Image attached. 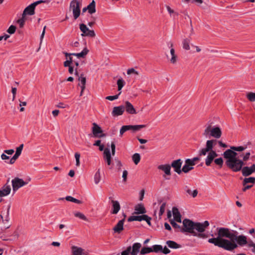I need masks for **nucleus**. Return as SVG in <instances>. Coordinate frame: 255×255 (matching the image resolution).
Segmentation results:
<instances>
[{
    "instance_id": "obj_1",
    "label": "nucleus",
    "mask_w": 255,
    "mask_h": 255,
    "mask_svg": "<svg viewBox=\"0 0 255 255\" xmlns=\"http://www.w3.org/2000/svg\"><path fill=\"white\" fill-rule=\"evenodd\" d=\"M182 223L183 227L181 229V232L189 233L193 236L196 231L199 233L204 232L210 225L208 221L200 223L194 222L188 219H184Z\"/></svg>"
},
{
    "instance_id": "obj_2",
    "label": "nucleus",
    "mask_w": 255,
    "mask_h": 255,
    "mask_svg": "<svg viewBox=\"0 0 255 255\" xmlns=\"http://www.w3.org/2000/svg\"><path fill=\"white\" fill-rule=\"evenodd\" d=\"M217 229L218 230V234L219 238L221 239L224 237L227 238L232 242L236 240L237 235L238 234L237 231L223 227L218 228Z\"/></svg>"
},
{
    "instance_id": "obj_3",
    "label": "nucleus",
    "mask_w": 255,
    "mask_h": 255,
    "mask_svg": "<svg viewBox=\"0 0 255 255\" xmlns=\"http://www.w3.org/2000/svg\"><path fill=\"white\" fill-rule=\"evenodd\" d=\"M226 165L234 172H238L241 170L244 165L243 160L238 158L234 159H228L226 161Z\"/></svg>"
},
{
    "instance_id": "obj_4",
    "label": "nucleus",
    "mask_w": 255,
    "mask_h": 255,
    "mask_svg": "<svg viewBox=\"0 0 255 255\" xmlns=\"http://www.w3.org/2000/svg\"><path fill=\"white\" fill-rule=\"evenodd\" d=\"M237 245L235 242H232L231 240H228L225 239H220V248H223L224 249L232 251L237 247Z\"/></svg>"
},
{
    "instance_id": "obj_5",
    "label": "nucleus",
    "mask_w": 255,
    "mask_h": 255,
    "mask_svg": "<svg viewBox=\"0 0 255 255\" xmlns=\"http://www.w3.org/2000/svg\"><path fill=\"white\" fill-rule=\"evenodd\" d=\"M70 8L72 9L74 19H77L81 12L80 2L77 0H72L70 3Z\"/></svg>"
},
{
    "instance_id": "obj_6",
    "label": "nucleus",
    "mask_w": 255,
    "mask_h": 255,
    "mask_svg": "<svg viewBox=\"0 0 255 255\" xmlns=\"http://www.w3.org/2000/svg\"><path fill=\"white\" fill-rule=\"evenodd\" d=\"M11 184L13 195L19 188L26 185L27 182L21 178L15 177L11 180Z\"/></svg>"
},
{
    "instance_id": "obj_7",
    "label": "nucleus",
    "mask_w": 255,
    "mask_h": 255,
    "mask_svg": "<svg viewBox=\"0 0 255 255\" xmlns=\"http://www.w3.org/2000/svg\"><path fill=\"white\" fill-rule=\"evenodd\" d=\"M93 126L92 132L95 137L101 138L106 136V134L102 133L103 130L97 124L93 123Z\"/></svg>"
},
{
    "instance_id": "obj_8",
    "label": "nucleus",
    "mask_w": 255,
    "mask_h": 255,
    "mask_svg": "<svg viewBox=\"0 0 255 255\" xmlns=\"http://www.w3.org/2000/svg\"><path fill=\"white\" fill-rule=\"evenodd\" d=\"M183 161L180 159H177L173 160L170 165L171 167H172L174 169V171L178 174H180L182 172L181 167Z\"/></svg>"
},
{
    "instance_id": "obj_9",
    "label": "nucleus",
    "mask_w": 255,
    "mask_h": 255,
    "mask_svg": "<svg viewBox=\"0 0 255 255\" xmlns=\"http://www.w3.org/2000/svg\"><path fill=\"white\" fill-rule=\"evenodd\" d=\"M238 154L236 152V151H234L230 148V149H227L223 153L224 157L227 160L228 159H234L237 158V157Z\"/></svg>"
},
{
    "instance_id": "obj_10",
    "label": "nucleus",
    "mask_w": 255,
    "mask_h": 255,
    "mask_svg": "<svg viewBox=\"0 0 255 255\" xmlns=\"http://www.w3.org/2000/svg\"><path fill=\"white\" fill-rule=\"evenodd\" d=\"M11 191L10 185L5 184L0 189V203L2 201V197L9 195Z\"/></svg>"
},
{
    "instance_id": "obj_11",
    "label": "nucleus",
    "mask_w": 255,
    "mask_h": 255,
    "mask_svg": "<svg viewBox=\"0 0 255 255\" xmlns=\"http://www.w3.org/2000/svg\"><path fill=\"white\" fill-rule=\"evenodd\" d=\"M222 134V131L220 128L218 126H214L212 128H211V133H209V137L210 136L214 137L216 138H219L221 137Z\"/></svg>"
},
{
    "instance_id": "obj_12",
    "label": "nucleus",
    "mask_w": 255,
    "mask_h": 255,
    "mask_svg": "<svg viewBox=\"0 0 255 255\" xmlns=\"http://www.w3.org/2000/svg\"><path fill=\"white\" fill-rule=\"evenodd\" d=\"M241 170L243 176H248L251 175L253 173L255 172V164H253L250 167H242V169H241Z\"/></svg>"
},
{
    "instance_id": "obj_13",
    "label": "nucleus",
    "mask_w": 255,
    "mask_h": 255,
    "mask_svg": "<svg viewBox=\"0 0 255 255\" xmlns=\"http://www.w3.org/2000/svg\"><path fill=\"white\" fill-rule=\"evenodd\" d=\"M125 111V108L124 105L115 107L112 112V115L113 117H118L122 115Z\"/></svg>"
},
{
    "instance_id": "obj_14",
    "label": "nucleus",
    "mask_w": 255,
    "mask_h": 255,
    "mask_svg": "<svg viewBox=\"0 0 255 255\" xmlns=\"http://www.w3.org/2000/svg\"><path fill=\"white\" fill-rule=\"evenodd\" d=\"M35 7L34 6V4L31 3L25 8L23 11L22 16L34 15L35 13Z\"/></svg>"
},
{
    "instance_id": "obj_15",
    "label": "nucleus",
    "mask_w": 255,
    "mask_h": 255,
    "mask_svg": "<svg viewBox=\"0 0 255 255\" xmlns=\"http://www.w3.org/2000/svg\"><path fill=\"white\" fill-rule=\"evenodd\" d=\"M131 250L130 255H137L140 252L141 244L139 243H134L132 244Z\"/></svg>"
},
{
    "instance_id": "obj_16",
    "label": "nucleus",
    "mask_w": 255,
    "mask_h": 255,
    "mask_svg": "<svg viewBox=\"0 0 255 255\" xmlns=\"http://www.w3.org/2000/svg\"><path fill=\"white\" fill-rule=\"evenodd\" d=\"M125 108L126 112L129 114H136V111L133 105L128 101L125 102Z\"/></svg>"
},
{
    "instance_id": "obj_17",
    "label": "nucleus",
    "mask_w": 255,
    "mask_h": 255,
    "mask_svg": "<svg viewBox=\"0 0 255 255\" xmlns=\"http://www.w3.org/2000/svg\"><path fill=\"white\" fill-rule=\"evenodd\" d=\"M172 211L174 218L173 220H175L177 222L181 223V215L178 208L176 207H173Z\"/></svg>"
},
{
    "instance_id": "obj_18",
    "label": "nucleus",
    "mask_w": 255,
    "mask_h": 255,
    "mask_svg": "<svg viewBox=\"0 0 255 255\" xmlns=\"http://www.w3.org/2000/svg\"><path fill=\"white\" fill-rule=\"evenodd\" d=\"M157 168L158 169L163 171L166 175H171V166L169 164H161L158 165Z\"/></svg>"
},
{
    "instance_id": "obj_19",
    "label": "nucleus",
    "mask_w": 255,
    "mask_h": 255,
    "mask_svg": "<svg viewBox=\"0 0 255 255\" xmlns=\"http://www.w3.org/2000/svg\"><path fill=\"white\" fill-rule=\"evenodd\" d=\"M104 158L107 162L108 165H110L111 164V152L109 148H106L104 151Z\"/></svg>"
},
{
    "instance_id": "obj_20",
    "label": "nucleus",
    "mask_w": 255,
    "mask_h": 255,
    "mask_svg": "<svg viewBox=\"0 0 255 255\" xmlns=\"http://www.w3.org/2000/svg\"><path fill=\"white\" fill-rule=\"evenodd\" d=\"M125 218L120 220L113 228L115 233H120L124 229Z\"/></svg>"
},
{
    "instance_id": "obj_21",
    "label": "nucleus",
    "mask_w": 255,
    "mask_h": 255,
    "mask_svg": "<svg viewBox=\"0 0 255 255\" xmlns=\"http://www.w3.org/2000/svg\"><path fill=\"white\" fill-rule=\"evenodd\" d=\"M234 242L235 243L237 242L241 246H244L247 244V238L244 235L237 236V239L234 240Z\"/></svg>"
},
{
    "instance_id": "obj_22",
    "label": "nucleus",
    "mask_w": 255,
    "mask_h": 255,
    "mask_svg": "<svg viewBox=\"0 0 255 255\" xmlns=\"http://www.w3.org/2000/svg\"><path fill=\"white\" fill-rule=\"evenodd\" d=\"M112 213L113 214H117L121 209V206L119 201L112 200Z\"/></svg>"
},
{
    "instance_id": "obj_23",
    "label": "nucleus",
    "mask_w": 255,
    "mask_h": 255,
    "mask_svg": "<svg viewBox=\"0 0 255 255\" xmlns=\"http://www.w3.org/2000/svg\"><path fill=\"white\" fill-rule=\"evenodd\" d=\"M134 213L137 214H144L146 211L144 206L141 204H138L134 208Z\"/></svg>"
},
{
    "instance_id": "obj_24",
    "label": "nucleus",
    "mask_w": 255,
    "mask_h": 255,
    "mask_svg": "<svg viewBox=\"0 0 255 255\" xmlns=\"http://www.w3.org/2000/svg\"><path fill=\"white\" fill-rule=\"evenodd\" d=\"M145 215V214L137 216H131L128 219V221H142L144 219Z\"/></svg>"
},
{
    "instance_id": "obj_25",
    "label": "nucleus",
    "mask_w": 255,
    "mask_h": 255,
    "mask_svg": "<svg viewBox=\"0 0 255 255\" xmlns=\"http://www.w3.org/2000/svg\"><path fill=\"white\" fill-rule=\"evenodd\" d=\"M89 50L87 47H85L80 53H72V56H76L77 58H84L88 54Z\"/></svg>"
},
{
    "instance_id": "obj_26",
    "label": "nucleus",
    "mask_w": 255,
    "mask_h": 255,
    "mask_svg": "<svg viewBox=\"0 0 255 255\" xmlns=\"http://www.w3.org/2000/svg\"><path fill=\"white\" fill-rule=\"evenodd\" d=\"M88 12L90 14H93L95 13L96 11V2L94 0H93L92 2L88 5L87 6Z\"/></svg>"
},
{
    "instance_id": "obj_27",
    "label": "nucleus",
    "mask_w": 255,
    "mask_h": 255,
    "mask_svg": "<svg viewBox=\"0 0 255 255\" xmlns=\"http://www.w3.org/2000/svg\"><path fill=\"white\" fill-rule=\"evenodd\" d=\"M168 247L171 249H177L180 248V245L173 241L168 240L166 242Z\"/></svg>"
},
{
    "instance_id": "obj_28",
    "label": "nucleus",
    "mask_w": 255,
    "mask_h": 255,
    "mask_svg": "<svg viewBox=\"0 0 255 255\" xmlns=\"http://www.w3.org/2000/svg\"><path fill=\"white\" fill-rule=\"evenodd\" d=\"M217 142L215 139L208 140L206 141V147L209 150H213L214 146L215 145V143Z\"/></svg>"
},
{
    "instance_id": "obj_29",
    "label": "nucleus",
    "mask_w": 255,
    "mask_h": 255,
    "mask_svg": "<svg viewBox=\"0 0 255 255\" xmlns=\"http://www.w3.org/2000/svg\"><path fill=\"white\" fill-rule=\"evenodd\" d=\"M220 238H219V235L216 238H213L208 240V242L211 244H214L215 246L219 247L220 244Z\"/></svg>"
},
{
    "instance_id": "obj_30",
    "label": "nucleus",
    "mask_w": 255,
    "mask_h": 255,
    "mask_svg": "<svg viewBox=\"0 0 255 255\" xmlns=\"http://www.w3.org/2000/svg\"><path fill=\"white\" fill-rule=\"evenodd\" d=\"M152 252L151 247H143L141 248L139 255H145Z\"/></svg>"
},
{
    "instance_id": "obj_31",
    "label": "nucleus",
    "mask_w": 255,
    "mask_h": 255,
    "mask_svg": "<svg viewBox=\"0 0 255 255\" xmlns=\"http://www.w3.org/2000/svg\"><path fill=\"white\" fill-rule=\"evenodd\" d=\"M79 28L80 30L82 32V33L81 34V36H84V35L87 33V31H88V29H89L86 24L84 23L80 24L79 25Z\"/></svg>"
},
{
    "instance_id": "obj_32",
    "label": "nucleus",
    "mask_w": 255,
    "mask_h": 255,
    "mask_svg": "<svg viewBox=\"0 0 255 255\" xmlns=\"http://www.w3.org/2000/svg\"><path fill=\"white\" fill-rule=\"evenodd\" d=\"M145 127L144 125H130V128L133 132L139 130L141 128Z\"/></svg>"
},
{
    "instance_id": "obj_33",
    "label": "nucleus",
    "mask_w": 255,
    "mask_h": 255,
    "mask_svg": "<svg viewBox=\"0 0 255 255\" xmlns=\"http://www.w3.org/2000/svg\"><path fill=\"white\" fill-rule=\"evenodd\" d=\"M151 250L152 252L158 253H161V250H162V246L160 245H153L151 247Z\"/></svg>"
},
{
    "instance_id": "obj_34",
    "label": "nucleus",
    "mask_w": 255,
    "mask_h": 255,
    "mask_svg": "<svg viewBox=\"0 0 255 255\" xmlns=\"http://www.w3.org/2000/svg\"><path fill=\"white\" fill-rule=\"evenodd\" d=\"M255 183V177H250L249 178H245L244 179L243 182V185L244 186L246 185L247 183Z\"/></svg>"
},
{
    "instance_id": "obj_35",
    "label": "nucleus",
    "mask_w": 255,
    "mask_h": 255,
    "mask_svg": "<svg viewBox=\"0 0 255 255\" xmlns=\"http://www.w3.org/2000/svg\"><path fill=\"white\" fill-rule=\"evenodd\" d=\"M126 82L122 77H120L117 81L118 91H121L125 85Z\"/></svg>"
},
{
    "instance_id": "obj_36",
    "label": "nucleus",
    "mask_w": 255,
    "mask_h": 255,
    "mask_svg": "<svg viewBox=\"0 0 255 255\" xmlns=\"http://www.w3.org/2000/svg\"><path fill=\"white\" fill-rule=\"evenodd\" d=\"M73 255H82L83 253V249L81 248L77 247H73Z\"/></svg>"
},
{
    "instance_id": "obj_37",
    "label": "nucleus",
    "mask_w": 255,
    "mask_h": 255,
    "mask_svg": "<svg viewBox=\"0 0 255 255\" xmlns=\"http://www.w3.org/2000/svg\"><path fill=\"white\" fill-rule=\"evenodd\" d=\"M132 159L135 164L137 165L140 161V155L139 153H135L132 156Z\"/></svg>"
},
{
    "instance_id": "obj_38",
    "label": "nucleus",
    "mask_w": 255,
    "mask_h": 255,
    "mask_svg": "<svg viewBox=\"0 0 255 255\" xmlns=\"http://www.w3.org/2000/svg\"><path fill=\"white\" fill-rule=\"evenodd\" d=\"M193 168V166H189L187 164L185 163L184 165L183 166L181 170L182 172H183L185 173H187L189 172L190 170H192Z\"/></svg>"
},
{
    "instance_id": "obj_39",
    "label": "nucleus",
    "mask_w": 255,
    "mask_h": 255,
    "mask_svg": "<svg viewBox=\"0 0 255 255\" xmlns=\"http://www.w3.org/2000/svg\"><path fill=\"white\" fill-rule=\"evenodd\" d=\"M65 199L67 201L72 202L77 204H81V201L78 199H77L71 196H67L65 197Z\"/></svg>"
},
{
    "instance_id": "obj_40",
    "label": "nucleus",
    "mask_w": 255,
    "mask_h": 255,
    "mask_svg": "<svg viewBox=\"0 0 255 255\" xmlns=\"http://www.w3.org/2000/svg\"><path fill=\"white\" fill-rule=\"evenodd\" d=\"M74 216L76 217L79 218V219L84 221H87L88 220L87 218L82 213L80 212H76L74 213Z\"/></svg>"
},
{
    "instance_id": "obj_41",
    "label": "nucleus",
    "mask_w": 255,
    "mask_h": 255,
    "mask_svg": "<svg viewBox=\"0 0 255 255\" xmlns=\"http://www.w3.org/2000/svg\"><path fill=\"white\" fill-rule=\"evenodd\" d=\"M101 180V175L100 169L95 173L94 175V182L96 184H98Z\"/></svg>"
},
{
    "instance_id": "obj_42",
    "label": "nucleus",
    "mask_w": 255,
    "mask_h": 255,
    "mask_svg": "<svg viewBox=\"0 0 255 255\" xmlns=\"http://www.w3.org/2000/svg\"><path fill=\"white\" fill-rule=\"evenodd\" d=\"M20 155L16 153H15L14 155L9 159V160L5 161V162L8 164H12L15 162V160L18 158V157Z\"/></svg>"
},
{
    "instance_id": "obj_43",
    "label": "nucleus",
    "mask_w": 255,
    "mask_h": 255,
    "mask_svg": "<svg viewBox=\"0 0 255 255\" xmlns=\"http://www.w3.org/2000/svg\"><path fill=\"white\" fill-rule=\"evenodd\" d=\"M190 40L187 39H184L183 40L182 44H183V48L185 49V50H189L190 49Z\"/></svg>"
},
{
    "instance_id": "obj_44",
    "label": "nucleus",
    "mask_w": 255,
    "mask_h": 255,
    "mask_svg": "<svg viewBox=\"0 0 255 255\" xmlns=\"http://www.w3.org/2000/svg\"><path fill=\"white\" fill-rule=\"evenodd\" d=\"M129 130H130V125L123 126L120 130V135H122L125 132Z\"/></svg>"
},
{
    "instance_id": "obj_45",
    "label": "nucleus",
    "mask_w": 255,
    "mask_h": 255,
    "mask_svg": "<svg viewBox=\"0 0 255 255\" xmlns=\"http://www.w3.org/2000/svg\"><path fill=\"white\" fill-rule=\"evenodd\" d=\"M247 146H231V149L236 151H243L244 150H245L247 148Z\"/></svg>"
},
{
    "instance_id": "obj_46",
    "label": "nucleus",
    "mask_w": 255,
    "mask_h": 255,
    "mask_svg": "<svg viewBox=\"0 0 255 255\" xmlns=\"http://www.w3.org/2000/svg\"><path fill=\"white\" fill-rule=\"evenodd\" d=\"M214 158L208 153L206 159H205V164L207 166H210L212 163V162L214 160Z\"/></svg>"
},
{
    "instance_id": "obj_47",
    "label": "nucleus",
    "mask_w": 255,
    "mask_h": 255,
    "mask_svg": "<svg viewBox=\"0 0 255 255\" xmlns=\"http://www.w3.org/2000/svg\"><path fill=\"white\" fill-rule=\"evenodd\" d=\"M127 74L128 75L133 74L135 77L139 74V72L136 71L133 68H131L127 70Z\"/></svg>"
},
{
    "instance_id": "obj_48",
    "label": "nucleus",
    "mask_w": 255,
    "mask_h": 255,
    "mask_svg": "<svg viewBox=\"0 0 255 255\" xmlns=\"http://www.w3.org/2000/svg\"><path fill=\"white\" fill-rule=\"evenodd\" d=\"M121 94V92H120L119 93H118V94H117L116 95L107 96V97H106V99L109 101H112L118 99Z\"/></svg>"
},
{
    "instance_id": "obj_49",
    "label": "nucleus",
    "mask_w": 255,
    "mask_h": 255,
    "mask_svg": "<svg viewBox=\"0 0 255 255\" xmlns=\"http://www.w3.org/2000/svg\"><path fill=\"white\" fill-rule=\"evenodd\" d=\"M247 97L250 101H255V93L250 92L247 94Z\"/></svg>"
},
{
    "instance_id": "obj_50",
    "label": "nucleus",
    "mask_w": 255,
    "mask_h": 255,
    "mask_svg": "<svg viewBox=\"0 0 255 255\" xmlns=\"http://www.w3.org/2000/svg\"><path fill=\"white\" fill-rule=\"evenodd\" d=\"M208 152L210 151L205 147L198 151V154L200 156L206 155Z\"/></svg>"
},
{
    "instance_id": "obj_51",
    "label": "nucleus",
    "mask_w": 255,
    "mask_h": 255,
    "mask_svg": "<svg viewBox=\"0 0 255 255\" xmlns=\"http://www.w3.org/2000/svg\"><path fill=\"white\" fill-rule=\"evenodd\" d=\"M193 236L194 237H198L199 238H202V239H205L207 237V236L206 235V234L204 233V232L199 233V232H198L197 231H196V233H195V234L193 235Z\"/></svg>"
},
{
    "instance_id": "obj_52",
    "label": "nucleus",
    "mask_w": 255,
    "mask_h": 255,
    "mask_svg": "<svg viewBox=\"0 0 255 255\" xmlns=\"http://www.w3.org/2000/svg\"><path fill=\"white\" fill-rule=\"evenodd\" d=\"M131 250V246L128 247L125 250L121 252V255H130Z\"/></svg>"
},
{
    "instance_id": "obj_53",
    "label": "nucleus",
    "mask_w": 255,
    "mask_h": 255,
    "mask_svg": "<svg viewBox=\"0 0 255 255\" xmlns=\"http://www.w3.org/2000/svg\"><path fill=\"white\" fill-rule=\"evenodd\" d=\"M170 224L174 228L179 229L180 232H181V229H182V228H181L180 226L175 222V220H171Z\"/></svg>"
},
{
    "instance_id": "obj_54",
    "label": "nucleus",
    "mask_w": 255,
    "mask_h": 255,
    "mask_svg": "<svg viewBox=\"0 0 255 255\" xmlns=\"http://www.w3.org/2000/svg\"><path fill=\"white\" fill-rule=\"evenodd\" d=\"M15 30L16 26L13 25H11L7 29V32L10 34H12L15 32Z\"/></svg>"
},
{
    "instance_id": "obj_55",
    "label": "nucleus",
    "mask_w": 255,
    "mask_h": 255,
    "mask_svg": "<svg viewBox=\"0 0 255 255\" xmlns=\"http://www.w3.org/2000/svg\"><path fill=\"white\" fill-rule=\"evenodd\" d=\"M214 162L217 165H219L220 167H222L224 162L223 159L222 157L215 159L214 160Z\"/></svg>"
},
{
    "instance_id": "obj_56",
    "label": "nucleus",
    "mask_w": 255,
    "mask_h": 255,
    "mask_svg": "<svg viewBox=\"0 0 255 255\" xmlns=\"http://www.w3.org/2000/svg\"><path fill=\"white\" fill-rule=\"evenodd\" d=\"M166 206V203L163 202L160 207V210L159 212V216H161L163 215L165 211V208Z\"/></svg>"
},
{
    "instance_id": "obj_57",
    "label": "nucleus",
    "mask_w": 255,
    "mask_h": 255,
    "mask_svg": "<svg viewBox=\"0 0 255 255\" xmlns=\"http://www.w3.org/2000/svg\"><path fill=\"white\" fill-rule=\"evenodd\" d=\"M75 158L76 159V165L77 166H79L80 165V154L78 152H76L75 153Z\"/></svg>"
},
{
    "instance_id": "obj_58",
    "label": "nucleus",
    "mask_w": 255,
    "mask_h": 255,
    "mask_svg": "<svg viewBox=\"0 0 255 255\" xmlns=\"http://www.w3.org/2000/svg\"><path fill=\"white\" fill-rule=\"evenodd\" d=\"M10 209V205H8L7 206V209H6V215L5 216V221L6 222H8L9 220V211Z\"/></svg>"
},
{
    "instance_id": "obj_59",
    "label": "nucleus",
    "mask_w": 255,
    "mask_h": 255,
    "mask_svg": "<svg viewBox=\"0 0 255 255\" xmlns=\"http://www.w3.org/2000/svg\"><path fill=\"white\" fill-rule=\"evenodd\" d=\"M25 21V16H22L21 18L17 20V22L19 24L20 27H22Z\"/></svg>"
},
{
    "instance_id": "obj_60",
    "label": "nucleus",
    "mask_w": 255,
    "mask_h": 255,
    "mask_svg": "<svg viewBox=\"0 0 255 255\" xmlns=\"http://www.w3.org/2000/svg\"><path fill=\"white\" fill-rule=\"evenodd\" d=\"M95 35L96 34L95 31L93 30H90L89 29L88 31H87V33L84 36L93 37L95 36Z\"/></svg>"
},
{
    "instance_id": "obj_61",
    "label": "nucleus",
    "mask_w": 255,
    "mask_h": 255,
    "mask_svg": "<svg viewBox=\"0 0 255 255\" xmlns=\"http://www.w3.org/2000/svg\"><path fill=\"white\" fill-rule=\"evenodd\" d=\"M211 127L210 126H209L206 128V129L204 130L203 135H205L206 137H209L208 134H209V133H211Z\"/></svg>"
},
{
    "instance_id": "obj_62",
    "label": "nucleus",
    "mask_w": 255,
    "mask_h": 255,
    "mask_svg": "<svg viewBox=\"0 0 255 255\" xmlns=\"http://www.w3.org/2000/svg\"><path fill=\"white\" fill-rule=\"evenodd\" d=\"M185 162L190 166H193L195 164V163L190 158L186 159Z\"/></svg>"
},
{
    "instance_id": "obj_63",
    "label": "nucleus",
    "mask_w": 255,
    "mask_h": 255,
    "mask_svg": "<svg viewBox=\"0 0 255 255\" xmlns=\"http://www.w3.org/2000/svg\"><path fill=\"white\" fill-rule=\"evenodd\" d=\"M161 253L164 255H167L170 253V250L166 246H164V248L162 247Z\"/></svg>"
},
{
    "instance_id": "obj_64",
    "label": "nucleus",
    "mask_w": 255,
    "mask_h": 255,
    "mask_svg": "<svg viewBox=\"0 0 255 255\" xmlns=\"http://www.w3.org/2000/svg\"><path fill=\"white\" fill-rule=\"evenodd\" d=\"M83 76V74L81 75V76L79 77V81H80L81 85H85L86 82V79Z\"/></svg>"
}]
</instances>
